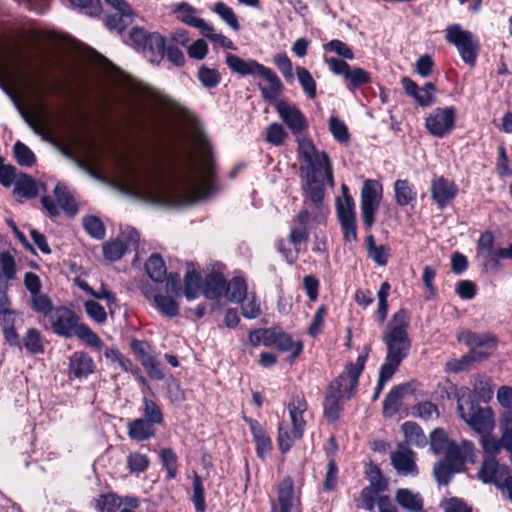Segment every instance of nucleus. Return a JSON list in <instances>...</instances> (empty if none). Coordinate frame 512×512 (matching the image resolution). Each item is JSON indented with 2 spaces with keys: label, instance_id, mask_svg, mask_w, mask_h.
I'll use <instances>...</instances> for the list:
<instances>
[{
  "label": "nucleus",
  "instance_id": "f257e3e1",
  "mask_svg": "<svg viewBox=\"0 0 512 512\" xmlns=\"http://www.w3.org/2000/svg\"><path fill=\"white\" fill-rule=\"evenodd\" d=\"M202 162H197L194 152L186 150L178 160L174 177L180 188L195 196L203 197L215 190V170L211 148L206 140H200Z\"/></svg>",
  "mask_w": 512,
  "mask_h": 512
},
{
  "label": "nucleus",
  "instance_id": "f03ea898",
  "mask_svg": "<svg viewBox=\"0 0 512 512\" xmlns=\"http://www.w3.org/2000/svg\"><path fill=\"white\" fill-rule=\"evenodd\" d=\"M298 151L300 157L308 165L305 171V195L315 206H319L324 197V182L323 179L319 178L322 170L330 186H334L330 158L326 152L319 154L312 141L306 138L298 141Z\"/></svg>",
  "mask_w": 512,
  "mask_h": 512
},
{
  "label": "nucleus",
  "instance_id": "7ed1b4c3",
  "mask_svg": "<svg viewBox=\"0 0 512 512\" xmlns=\"http://www.w3.org/2000/svg\"><path fill=\"white\" fill-rule=\"evenodd\" d=\"M123 182L133 195L147 201L164 202L171 193L163 174L156 168H137L127 164L123 171Z\"/></svg>",
  "mask_w": 512,
  "mask_h": 512
},
{
  "label": "nucleus",
  "instance_id": "20e7f679",
  "mask_svg": "<svg viewBox=\"0 0 512 512\" xmlns=\"http://www.w3.org/2000/svg\"><path fill=\"white\" fill-rule=\"evenodd\" d=\"M409 319L408 311L400 309L388 322L382 335L387 350L383 366L398 371L403 360L409 355L412 346L408 334Z\"/></svg>",
  "mask_w": 512,
  "mask_h": 512
},
{
  "label": "nucleus",
  "instance_id": "39448f33",
  "mask_svg": "<svg viewBox=\"0 0 512 512\" xmlns=\"http://www.w3.org/2000/svg\"><path fill=\"white\" fill-rule=\"evenodd\" d=\"M226 64L232 72L241 76L258 75L263 78L268 83V86L259 84L258 88L265 100L275 102L279 98L284 87L277 74L271 68L260 64L254 59L244 60L233 54L226 55Z\"/></svg>",
  "mask_w": 512,
  "mask_h": 512
},
{
  "label": "nucleus",
  "instance_id": "423d86ee",
  "mask_svg": "<svg viewBox=\"0 0 512 512\" xmlns=\"http://www.w3.org/2000/svg\"><path fill=\"white\" fill-rule=\"evenodd\" d=\"M49 320L53 332L64 338L77 337L86 345L101 349L102 340L90 329V327L79 321V317L69 308L58 306L54 308Z\"/></svg>",
  "mask_w": 512,
  "mask_h": 512
},
{
  "label": "nucleus",
  "instance_id": "0eeeda50",
  "mask_svg": "<svg viewBox=\"0 0 512 512\" xmlns=\"http://www.w3.org/2000/svg\"><path fill=\"white\" fill-rule=\"evenodd\" d=\"M457 411L460 417L477 433L485 434L494 428L493 412L482 408L475 399V394L468 387L456 390Z\"/></svg>",
  "mask_w": 512,
  "mask_h": 512
},
{
  "label": "nucleus",
  "instance_id": "6e6552de",
  "mask_svg": "<svg viewBox=\"0 0 512 512\" xmlns=\"http://www.w3.org/2000/svg\"><path fill=\"white\" fill-rule=\"evenodd\" d=\"M458 339L471 349L468 355L447 363V369L454 373L468 369L473 361H480L488 357L497 343L496 338L490 334H477L471 331L461 333Z\"/></svg>",
  "mask_w": 512,
  "mask_h": 512
},
{
  "label": "nucleus",
  "instance_id": "1a4fd4ad",
  "mask_svg": "<svg viewBox=\"0 0 512 512\" xmlns=\"http://www.w3.org/2000/svg\"><path fill=\"white\" fill-rule=\"evenodd\" d=\"M369 352L370 348L365 347V352L357 357L356 362L348 363L343 372L329 384L334 385L336 383L338 386V389H336L337 394H340L347 400L355 396L359 378L365 368Z\"/></svg>",
  "mask_w": 512,
  "mask_h": 512
},
{
  "label": "nucleus",
  "instance_id": "9d476101",
  "mask_svg": "<svg viewBox=\"0 0 512 512\" xmlns=\"http://www.w3.org/2000/svg\"><path fill=\"white\" fill-rule=\"evenodd\" d=\"M445 39L453 44L461 59L468 65L474 66L479 51V42L472 32L463 30L459 24H453L447 27Z\"/></svg>",
  "mask_w": 512,
  "mask_h": 512
},
{
  "label": "nucleus",
  "instance_id": "9b49d317",
  "mask_svg": "<svg viewBox=\"0 0 512 512\" xmlns=\"http://www.w3.org/2000/svg\"><path fill=\"white\" fill-rule=\"evenodd\" d=\"M325 63L334 75L343 77L346 88L351 92L372 82L371 74L368 71L361 67H352L344 60L330 57L325 58Z\"/></svg>",
  "mask_w": 512,
  "mask_h": 512
},
{
  "label": "nucleus",
  "instance_id": "f8f14e48",
  "mask_svg": "<svg viewBox=\"0 0 512 512\" xmlns=\"http://www.w3.org/2000/svg\"><path fill=\"white\" fill-rule=\"evenodd\" d=\"M382 197V185L373 179L364 181L361 190L360 209L365 230H370L375 223V215Z\"/></svg>",
  "mask_w": 512,
  "mask_h": 512
},
{
  "label": "nucleus",
  "instance_id": "ddd939ff",
  "mask_svg": "<svg viewBox=\"0 0 512 512\" xmlns=\"http://www.w3.org/2000/svg\"><path fill=\"white\" fill-rule=\"evenodd\" d=\"M457 109L454 106L438 107L425 118V128L434 137L444 138L455 127Z\"/></svg>",
  "mask_w": 512,
  "mask_h": 512
},
{
  "label": "nucleus",
  "instance_id": "4468645a",
  "mask_svg": "<svg viewBox=\"0 0 512 512\" xmlns=\"http://www.w3.org/2000/svg\"><path fill=\"white\" fill-rule=\"evenodd\" d=\"M272 512H302L300 494L294 491V481L284 477L278 485L277 503L272 502Z\"/></svg>",
  "mask_w": 512,
  "mask_h": 512
},
{
  "label": "nucleus",
  "instance_id": "2eb2a0df",
  "mask_svg": "<svg viewBox=\"0 0 512 512\" xmlns=\"http://www.w3.org/2000/svg\"><path fill=\"white\" fill-rule=\"evenodd\" d=\"M458 186L444 176L435 177L431 181V199L440 211H443L457 196Z\"/></svg>",
  "mask_w": 512,
  "mask_h": 512
},
{
  "label": "nucleus",
  "instance_id": "dca6fc26",
  "mask_svg": "<svg viewBox=\"0 0 512 512\" xmlns=\"http://www.w3.org/2000/svg\"><path fill=\"white\" fill-rule=\"evenodd\" d=\"M444 455V461L451 464L454 469L461 470L465 462H474V444L469 440H463L459 444L455 441H452Z\"/></svg>",
  "mask_w": 512,
  "mask_h": 512
},
{
  "label": "nucleus",
  "instance_id": "f3484780",
  "mask_svg": "<svg viewBox=\"0 0 512 512\" xmlns=\"http://www.w3.org/2000/svg\"><path fill=\"white\" fill-rule=\"evenodd\" d=\"M106 4L115 10L114 14L106 18L109 29L123 31L133 21V10L125 0H105Z\"/></svg>",
  "mask_w": 512,
  "mask_h": 512
},
{
  "label": "nucleus",
  "instance_id": "a211bd4d",
  "mask_svg": "<svg viewBox=\"0 0 512 512\" xmlns=\"http://www.w3.org/2000/svg\"><path fill=\"white\" fill-rule=\"evenodd\" d=\"M309 239V231L306 227H291L289 242L294 246V250L286 247L285 241L280 239L276 243L277 250L283 255L287 263L294 264L298 259L300 245L306 243Z\"/></svg>",
  "mask_w": 512,
  "mask_h": 512
},
{
  "label": "nucleus",
  "instance_id": "6ab92c4d",
  "mask_svg": "<svg viewBox=\"0 0 512 512\" xmlns=\"http://www.w3.org/2000/svg\"><path fill=\"white\" fill-rule=\"evenodd\" d=\"M390 458L391 463L398 474L403 476L418 475L415 453L407 446V444H399L397 450L391 453Z\"/></svg>",
  "mask_w": 512,
  "mask_h": 512
},
{
  "label": "nucleus",
  "instance_id": "aec40b11",
  "mask_svg": "<svg viewBox=\"0 0 512 512\" xmlns=\"http://www.w3.org/2000/svg\"><path fill=\"white\" fill-rule=\"evenodd\" d=\"M402 87L405 93L413 98L415 102L421 107H428L434 102V93L436 86L432 82H427L423 87H419L415 81L409 77L401 79Z\"/></svg>",
  "mask_w": 512,
  "mask_h": 512
},
{
  "label": "nucleus",
  "instance_id": "412c9836",
  "mask_svg": "<svg viewBox=\"0 0 512 512\" xmlns=\"http://www.w3.org/2000/svg\"><path fill=\"white\" fill-rule=\"evenodd\" d=\"M141 292L146 299L153 300L155 308L162 315L173 318L179 314V305L171 296L161 295L148 283L142 284Z\"/></svg>",
  "mask_w": 512,
  "mask_h": 512
},
{
  "label": "nucleus",
  "instance_id": "4be33fe9",
  "mask_svg": "<svg viewBox=\"0 0 512 512\" xmlns=\"http://www.w3.org/2000/svg\"><path fill=\"white\" fill-rule=\"evenodd\" d=\"M282 121L288 126L294 135L301 134L307 127L304 114L295 106L286 102H279L276 106Z\"/></svg>",
  "mask_w": 512,
  "mask_h": 512
},
{
  "label": "nucleus",
  "instance_id": "5701e85b",
  "mask_svg": "<svg viewBox=\"0 0 512 512\" xmlns=\"http://www.w3.org/2000/svg\"><path fill=\"white\" fill-rule=\"evenodd\" d=\"M307 402L302 394L293 395L288 405L292 428L295 430V437H303L306 420L304 413L307 411Z\"/></svg>",
  "mask_w": 512,
  "mask_h": 512
},
{
  "label": "nucleus",
  "instance_id": "b1692460",
  "mask_svg": "<svg viewBox=\"0 0 512 512\" xmlns=\"http://www.w3.org/2000/svg\"><path fill=\"white\" fill-rule=\"evenodd\" d=\"M511 471L508 467H500L496 457H485L478 476L484 483H492L498 488L501 480Z\"/></svg>",
  "mask_w": 512,
  "mask_h": 512
},
{
  "label": "nucleus",
  "instance_id": "393cba45",
  "mask_svg": "<svg viewBox=\"0 0 512 512\" xmlns=\"http://www.w3.org/2000/svg\"><path fill=\"white\" fill-rule=\"evenodd\" d=\"M246 422L249 425L250 432L255 442L256 454L259 458L265 460L272 450L271 438L257 420L249 418L246 419Z\"/></svg>",
  "mask_w": 512,
  "mask_h": 512
},
{
  "label": "nucleus",
  "instance_id": "a878e982",
  "mask_svg": "<svg viewBox=\"0 0 512 512\" xmlns=\"http://www.w3.org/2000/svg\"><path fill=\"white\" fill-rule=\"evenodd\" d=\"M95 371V363L93 358L86 352L76 351L69 360V374L81 379L87 377Z\"/></svg>",
  "mask_w": 512,
  "mask_h": 512
},
{
  "label": "nucleus",
  "instance_id": "bb28decb",
  "mask_svg": "<svg viewBox=\"0 0 512 512\" xmlns=\"http://www.w3.org/2000/svg\"><path fill=\"white\" fill-rule=\"evenodd\" d=\"M13 193L17 197L33 199L40 191H45V185L36 182L30 175L21 173L14 181Z\"/></svg>",
  "mask_w": 512,
  "mask_h": 512
},
{
  "label": "nucleus",
  "instance_id": "cd10ccee",
  "mask_svg": "<svg viewBox=\"0 0 512 512\" xmlns=\"http://www.w3.org/2000/svg\"><path fill=\"white\" fill-rule=\"evenodd\" d=\"M395 501L407 512H425L424 499L419 492L399 488L395 493Z\"/></svg>",
  "mask_w": 512,
  "mask_h": 512
},
{
  "label": "nucleus",
  "instance_id": "c85d7f7f",
  "mask_svg": "<svg viewBox=\"0 0 512 512\" xmlns=\"http://www.w3.org/2000/svg\"><path fill=\"white\" fill-rule=\"evenodd\" d=\"M184 296L188 301H192L202 293V279L194 263H187L186 273L184 275Z\"/></svg>",
  "mask_w": 512,
  "mask_h": 512
},
{
  "label": "nucleus",
  "instance_id": "c756f323",
  "mask_svg": "<svg viewBox=\"0 0 512 512\" xmlns=\"http://www.w3.org/2000/svg\"><path fill=\"white\" fill-rule=\"evenodd\" d=\"M127 434L131 440L147 441L156 435V426L139 417L128 422Z\"/></svg>",
  "mask_w": 512,
  "mask_h": 512
},
{
  "label": "nucleus",
  "instance_id": "7c9ffc66",
  "mask_svg": "<svg viewBox=\"0 0 512 512\" xmlns=\"http://www.w3.org/2000/svg\"><path fill=\"white\" fill-rule=\"evenodd\" d=\"M411 392L410 383H403L397 386H394L383 402V414L384 416L391 417L395 415L399 409L402 398Z\"/></svg>",
  "mask_w": 512,
  "mask_h": 512
},
{
  "label": "nucleus",
  "instance_id": "2f4dec72",
  "mask_svg": "<svg viewBox=\"0 0 512 512\" xmlns=\"http://www.w3.org/2000/svg\"><path fill=\"white\" fill-rule=\"evenodd\" d=\"M226 279L220 272L212 271L206 275L202 294L209 300H218L224 295Z\"/></svg>",
  "mask_w": 512,
  "mask_h": 512
},
{
  "label": "nucleus",
  "instance_id": "473e14b6",
  "mask_svg": "<svg viewBox=\"0 0 512 512\" xmlns=\"http://www.w3.org/2000/svg\"><path fill=\"white\" fill-rule=\"evenodd\" d=\"M224 295L232 303H243L248 295V284L245 277L235 275L230 281H226Z\"/></svg>",
  "mask_w": 512,
  "mask_h": 512
},
{
  "label": "nucleus",
  "instance_id": "72a5a7b5",
  "mask_svg": "<svg viewBox=\"0 0 512 512\" xmlns=\"http://www.w3.org/2000/svg\"><path fill=\"white\" fill-rule=\"evenodd\" d=\"M173 12L176 14L178 20L188 26L199 29L201 33L208 25L204 19L197 17V9L187 2L176 4L174 6Z\"/></svg>",
  "mask_w": 512,
  "mask_h": 512
},
{
  "label": "nucleus",
  "instance_id": "f704fd0d",
  "mask_svg": "<svg viewBox=\"0 0 512 512\" xmlns=\"http://www.w3.org/2000/svg\"><path fill=\"white\" fill-rule=\"evenodd\" d=\"M336 389H338L336 383L328 386L323 403L324 416L331 423L339 419L342 410L340 401L345 399L340 394H337Z\"/></svg>",
  "mask_w": 512,
  "mask_h": 512
},
{
  "label": "nucleus",
  "instance_id": "c9c22d12",
  "mask_svg": "<svg viewBox=\"0 0 512 512\" xmlns=\"http://www.w3.org/2000/svg\"><path fill=\"white\" fill-rule=\"evenodd\" d=\"M152 63H159L165 54V38L159 33H149L142 48Z\"/></svg>",
  "mask_w": 512,
  "mask_h": 512
},
{
  "label": "nucleus",
  "instance_id": "e433bc0d",
  "mask_svg": "<svg viewBox=\"0 0 512 512\" xmlns=\"http://www.w3.org/2000/svg\"><path fill=\"white\" fill-rule=\"evenodd\" d=\"M15 325V313L9 309H3L0 311V326L2 327V333L6 342L13 347L21 348V341Z\"/></svg>",
  "mask_w": 512,
  "mask_h": 512
},
{
  "label": "nucleus",
  "instance_id": "4c0bfd02",
  "mask_svg": "<svg viewBox=\"0 0 512 512\" xmlns=\"http://www.w3.org/2000/svg\"><path fill=\"white\" fill-rule=\"evenodd\" d=\"M394 196L396 204L405 207L416 202L417 191L407 179H398L394 182Z\"/></svg>",
  "mask_w": 512,
  "mask_h": 512
},
{
  "label": "nucleus",
  "instance_id": "58836bf2",
  "mask_svg": "<svg viewBox=\"0 0 512 512\" xmlns=\"http://www.w3.org/2000/svg\"><path fill=\"white\" fill-rule=\"evenodd\" d=\"M272 346L282 352H291L290 362H293L303 350L301 342L293 341L289 334L280 331L275 332Z\"/></svg>",
  "mask_w": 512,
  "mask_h": 512
},
{
  "label": "nucleus",
  "instance_id": "ea45409f",
  "mask_svg": "<svg viewBox=\"0 0 512 512\" xmlns=\"http://www.w3.org/2000/svg\"><path fill=\"white\" fill-rule=\"evenodd\" d=\"M149 278L155 283H163L167 276V268L161 255L153 253L145 263Z\"/></svg>",
  "mask_w": 512,
  "mask_h": 512
},
{
  "label": "nucleus",
  "instance_id": "a19ab883",
  "mask_svg": "<svg viewBox=\"0 0 512 512\" xmlns=\"http://www.w3.org/2000/svg\"><path fill=\"white\" fill-rule=\"evenodd\" d=\"M54 195L58 205L66 214L72 216L77 213L76 201L65 185L58 183L54 189Z\"/></svg>",
  "mask_w": 512,
  "mask_h": 512
},
{
  "label": "nucleus",
  "instance_id": "79ce46f5",
  "mask_svg": "<svg viewBox=\"0 0 512 512\" xmlns=\"http://www.w3.org/2000/svg\"><path fill=\"white\" fill-rule=\"evenodd\" d=\"M139 411L142 415L141 418L149 421L155 426L162 425L164 422L163 413L160 407L152 399L144 397L142 399V405L140 406Z\"/></svg>",
  "mask_w": 512,
  "mask_h": 512
},
{
  "label": "nucleus",
  "instance_id": "37998d69",
  "mask_svg": "<svg viewBox=\"0 0 512 512\" xmlns=\"http://www.w3.org/2000/svg\"><path fill=\"white\" fill-rule=\"evenodd\" d=\"M402 431L406 441L418 447H424L427 444V438L421 427L412 421H406L402 424Z\"/></svg>",
  "mask_w": 512,
  "mask_h": 512
},
{
  "label": "nucleus",
  "instance_id": "c03bdc74",
  "mask_svg": "<svg viewBox=\"0 0 512 512\" xmlns=\"http://www.w3.org/2000/svg\"><path fill=\"white\" fill-rule=\"evenodd\" d=\"M23 347L30 354H40L44 352L42 336L36 328H29L22 340Z\"/></svg>",
  "mask_w": 512,
  "mask_h": 512
},
{
  "label": "nucleus",
  "instance_id": "a18cd8bd",
  "mask_svg": "<svg viewBox=\"0 0 512 512\" xmlns=\"http://www.w3.org/2000/svg\"><path fill=\"white\" fill-rule=\"evenodd\" d=\"M215 12L233 31L238 32L240 30V24L238 18L231 7L226 5L224 2H217L212 8Z\"/></svg>",
  "mask_w": 512,
  "mask_h": 512
},
{
  "label": "nucleus",
  "instance_id": "49530a36",
  "mask_svg": "<svg viewBox=\"0 0 512 512\" xmlns=\"http://www.w3.org/2000/svg\"><path fill=\"white\" fill-rule=\"evenodd\" d=\"M129 245L120 238L106 242L103 245V254L109 261H117L123 257Z\"/></svg>",
  "mask_w": 512,
  "mask_h": 512
},
{
  "label": "nucleus",
  "instance_id": "de8ad7c7",
  "mask_svg": "<svg viewBox=\"0 0 512 512\" xmlns=\"http://www.w3.org/2000/svg\"><path fill=\"white\" fill-rule=\"evenodd\" d=\"M160 460L167 473V479H175L178 474V457L171 448L160 451Z\"/></svg>",
  "mask_w": 512,
  "mask_h": 512
},
{
  "label": "nucleus",
  "instance_id": "09e8293b",
  "mask_svg": "<svg viewBox=\"0 0 512 512\" xmlns=\"http://www.w3.org/2000/svg\"><path fill=\"white\" fill-rule=\"evenodd\" d=\"M451 442L442 428H436L430 434V449L436 455L444 454Z\"/></svg>",
  "mask_w": 512,
  "mask_h": 512
},
{
  "label": "nucleus",
  "instance_id": "8fccbe9b",
  "mask_svg": "<svg viewBox=\"0 0 512 512\" xmlns=\"http://www.w3.org/2000/svg\"><path fill=\"white\" fill-rule=\"evenodd\" d=\"M296 75L307 97L314 99L316 97V82L311 73L305 67L297 66Z\"/></svg>",
  "mask_w": 512,
  "mask_h": 512
},
{
  "label": "nucleus",
  "instance_id": "3c124183",
  "mask_svg": "<svg viewBox=\"0 0 512 512\" xmlns=\"http://www.w3.org/2000/svg\"><path fill=\"white\" fill-rule=\"evenodd\" d=\"M276 330L271 328H260L249 333V342L253 346L264 345L266 347H272L273 338Z\"/></svg>",
  "mask_w": 512,
  "mask_h": 512
},
{
  "label": "nucleus",
  "instance_id": "603ef678",
  "mask_svg": "<svg viewBox=\"0 0 512 512\" xmlns=\"http://www.w3.org/2000/svg\"><path fill=\"white\" fill-rule=\"evenodd\" d=\"M14 156L17 163L21 166L31 167L36 162L33 151L21 141H17L13 147Z\"/></svg>",
  "mask_w": 512,
  "mask_h": 512
},
{
  "label": "nucleus",
  "instance_id": "864d4df0",
  "mask_svg": "<svg viewBox=\"0 0 512 512\" xmlns=\"http://www.w3.org/2000/svg\"><path fill=\"white\" fill-rule=\"evenodd\" d=\"M461 470H456L446 461H440L435 464L433 468V474L439 485H447L453 476L454 473L460 472Z\"/></svg>",
  "mask_w": 512,
  "mask_h": 512
},
{
  "label": "nucleus",
  "instance_id": "5fc2aeb1",
  "mask_svg": "<svg viewBox=\"0 0 512 512\" xmlns=\"http://www.w3.org/2000/svg\"><path fill=\"white\" fill-rule=\"evenodd\" d=\"M302 437H295V430L292 428L291 431L288 430L284 424H280L278 427V446L282 453H287L292 446L294 445L296 440L301 439Z\"/></svg>",
  "mask_w": 512,
  "mask_h": 512
},
{
  "label": "nucleus",
  "instance_id": "6e6d98bb",
  "mask_svg": "<svg viewBox=\"0 0 512 512\" xmlns=\"http://www.w3.org/2000/svg\"><path fill=\"white\" fill-rule=\"evenodd\" d=\"M150 460L147 455L139 452H132L127 457V467L130 473H142L147 470Z\"/></svg>",
  "mask_w": 512,
  "mask_h": 512
},
{
  "label": "nucleus",
  "instance_id": "4d7b16f0",
  "mask_svg": "<svg viewBox=\"0 0 512 512\" xmlns=\"http://www.w3.org/2000/svg\"><path fill=\"white\" fill-rule=\"evenodd\" d=\"M325 51L334 52L338 56L342 57L341 60H353L354 53L352 49L343 41L333 39L323 45Z\"/></svg>",
  "mask_w": 512,
  "mask_h": 512
},
{
  "label": "nucleus",
  "instance_id": "13d9d810",
  "mask_svg": "<svg viewBox=\"0 0 512 512\" xmlns=\"http://www.w3.org/2000/svg\"><path fill=\"white\" fill-rule=\"evenodd\" d=\"M336 213L338 221L356 218L355 202L353 197H346V200H341L340 198H337Z\"/></svg>",
  "mask_w": 512,
  "mask_h": 512
},
{
  "label": "nucleus",
  "instance_id": "bf43d9fd",
  "mask_svg": "<svg viewBox=\"0 0 512 512\" xmlns=\"http://www.w3.org/2000/svg\"><path fill=\"white\" fill-rule=\"evenodd\" d=\"M412 414L427 421L433 417L437 418L439 416V411L438 407L434 403L430 401H424L413 406Z\"/></svg>",
  "mask_w": 512,
  "mask_h": 512
},
{
  "label": "nucleus",
  "instance_id": "052dcab7",
  "mask_svg": "<svg viewBox=\"0 0 512 512\" xmlns=\"http://www.w3.org/2000/svg\"><path fill=\"white\" fill-rule=\"evenodd\" d=\"M192 502L197 512H204L206 510L205 490L201 478L197 474L193 478Z\"/></svg>",
  "mask_w": 512,
  "mask_h": 512
},
{
  "label": "nucleus",
  "instance_id": "680f3d73",
  "mask_svg": "<svg viewBox=\"0 0 512 512\" xmlns=\"http://www.w3.org/2000/svg\"><path fill=\"white\" fill-rule=\"evenodd\" d=\"M83 226L86 232L96 239H103L105 236V227L102 221L96 216H86L83 218Z\"/></svg>",
  "mask_w": 512,
  "mask_h": 512
},
{
  "label": "nucleus",
  "instance_id": "e2e57ef3",
  "mask_svg": "<svg viewBox=\"0 0 512 512\" xmlns=\"http://www.w3.org/2000/svg\"><path fill=\"white\" fill-rule=\"evenodd\" d=\"M481 435L480 443L486 457H496L501 448H503L501 440L492 436L490 432Z\"/></svg>",
  "mask_w": 512,
  "mask_h": 512
},
{
  "label": "nucleus",
  "instance_id": "0e129e2a",
  "mask_svg": "<svg viewBox=\"0 0 512 512\" xmlns=\"http://www.w3.org/2000/svg\"><path fill=\"white\" fill-rule=\"evenodd\" d=\"M119 506V498L111 493L102 494L95 500V508L99 512H116Z\"/></svg>",
  "mask_w": 512,
  "mask_h": 512
},
{
  "label": "nucleus",
  "instance_id": "69168bd1",
  "mask_svg": "<svg viewBox=\"0 0 512 512\" xmlns=\"http://www.w3.org/2000/svg\"><path fill=\"white\" fill-rule=\"evenodd\" d=\"M31 300H32V308L37 313H41L44 316L50 317L51 313L54 312V308L52 306V301L50 300V298L47 295L42 294L40 292L35 295H32Z\"/></svg>",
  "mask_w": 512,
  "mask_h": 512
},
{
  "label": "nucleus",
  "instance_id": "338daca9",
  "mask_svg": "<svg viewBox=\"0 0 512 512\" xmlns=\"http://www.w3.org/2000/svg\"><path fill=\"white\" fill-rule=\"evenodd\" d=\"M198 79L204 87L214 88L220 83L221 76L217 70L201 66L198 70Z\"/></svg>",
  "mask_w": 512,
  "mask_h": 512
},
{
  "label": "nucleus",
  "instance_id": "774afa93",
  "mask_svg": "<svg viewBox=\"0 0 512 512\" xmlns=\"http://www.w3.org/2000/svg\"><path fill=\"white\" fill-rule=\"evenodd\" d=\"M329 129L333 137L341 143L347 142L350 138L346 124L338 117L332 116L329 119Z\"/></svg>",
  "mask_w": 512,
  "mask_h": 512
}]
</instances>
